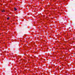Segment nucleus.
I'll return each instance as SVG.
<instances>
[{
  "mask_svg": "<svg viewBox=\"0 0 75 75\" xmlns=\"http://www.w3.org/2000/svg\"><path fill=\"white\" fill-rule=\"evenodd\" d=\"M9 19H10V18H9V17H8L7 18V19L8 20H9Z\"/></svg>",
  "mask_w": 75,
  "mask_h": 75,
  "instance_id": "nucleus-2",
  "label": "nucleus"
},
{
  "mask_svg": "<svg viewBox=\"0 0 75 75\" xmlns=\"http://www.w3.org/2000/svg\"><path fill=\"white\" fill-rule=\"evenodd\" d=\"M14 9L15 10V11H16V10H17V9L16 8H14Z\"/></svg>",
  "mask_w": 75,
  "mask_h": 75,
  "instance_id": "nucleus-1",
  "label": "nucleus"
},
{
  "mask_svg": "<svg viewBox=\"0 0 75 75\" xmlns=\"http://www.w3.org/2000/svg\"><path fill=\"white\" fill-rule=\"evenodd\" d=\"M4 11H4V10H3V11H2V12H4Z\"/></svg>",
  "mask_w": 75,
  "mask_h": 75,
  "instance_id": "nucleus-3",
  "label": "nucleus"
}]
</instances>
